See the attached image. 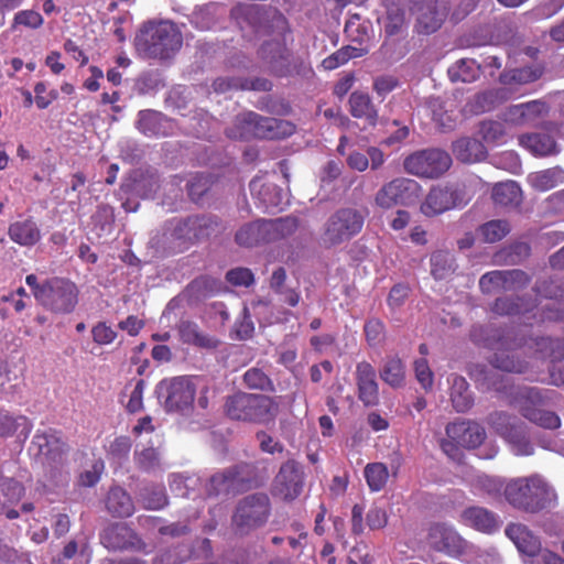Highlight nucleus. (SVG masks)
<instances>
[{"instance_id":"obj_9","label":"nucleus","mask_w":564,"mask_h":564,"mask_svg":"<svg viewBox=\"0 0 564 564\" xmlns=\"http://www.w3.org/2000/svg\"><path fill=\"white\" fill-rule=\"evenodd\" d=\"M488 427L501 437L517 456H530L534 453L525 424L514 414L496 410L488 414Z\"/></svg>"},{"instance_id":"obj_39","label":"nucleus","mask_w":564,"mask_h":564,"mask_svg":"<svg viewBox=\"0 0 564 564\" xmlns=\"http://www.w3.org/2000/svg\"><path fill=\"white\" fill-rule=\"evenodd\" d=\"M406 368L398 356H389L380 370L381 380L391 388H401L405 382Z\"/></svg>"},{"instance_id":"obj_4","label":"nucleus","mask_w":564,"mask_h":564,"mask_svg":"<svg viewBox=\"0 0 564 564\" xmlns=\"http://www.w3.org/2000/svg\"><path fill=\"white\" fill-rule=\"evenodd\" d=\"M503 495L516 509L538 513L555 506L557 495L540 475L513 478L507 482Z\"/></svg>"},{"instance_id":"obj_6","label":"nucleus","mask_w":564,"mask_h":564,"mask_svg":"<svg viewBox=\"0 0 564 564\" xmlns=\"http://www.w3.org/2000/svg\"><path fill=\"white\" fill-rule=\"evenodd\" d=\"M31 449L35 451L46 477L54 485L67 482L68 473L65 470V464L68 446L61 431L52 427L37 430L31 442Z\"/></svg>"},{"instance_id":"obj_20","label":"nucleus","mask_w":564,"mask_h":564,"mask_svg":"<svg viewBox=\"0 0 564 564\" xmlns=\"http://www.w3.org/2000/svg\"><path fill=\"white\" fill-rule=\"evenodd\" d=\"M557 123L549 122L542 131L523 134L519 138L520 144L536 156L555 155L560 152L556 140L561 137Z\"/></svg>"},{"instance_id":"obj_34","label":"nucleus","mask_w":564,"mask_h":564,"mask_svg":"<svg viewBox=\"0 0 564 564\" xmlns=\"http://www.w3.org/2000/svg\"><path fill=\"white\" fill-rule=\"evenodd\" d=\"M177 332L182 343L198 348L214 349L219 345V340L199 330L196 323L182 319L177 325Z\"/></svg>"},{"instance_id":"obj_15","label":"nucleus","mask_w":564,"mask_h":564,"mask_svg":"<svg viewBox=\"0 0 564 564\" xmlns=\"http://www.w3.org/2000/svg\"><path fill=\"white\" fill-rule=\"evenodd\" d=\"M452 165L451 155L440 149H427L412 153L403 162L404 170L412 175L435 178Z\"/></svg>"},{"instance_id":"obj_51","label":"nucleus","mask_w":564,"mask_h":564,"mask_svg":"<svg viewBox=\"0 0 564 564\" xmlns=\"http://www.w3.org/2000/svg\"><path fill=\"white\" fill-rule=\"evenodd\" d=\"M243 383L250 390L274 391V384L270 377L258 367H252L245 372Z\"/></svg>"},{"instance_id":"obj_18","label":"nucleus","mask_w":564,"mask_h":564,"mask_svg":"<svg viewBox=\"0 0 564 564\" xmlns=\"http://www.w3.org/2000/svg\"><path fill=\"white\" fill-rule=\"evenodd\" d=\"M419 184L410 178L397 177L386 183L375 196V203L382 209L405 206L417 197Z\"/></svg>"},{"instance_id":"obj_22","label":"nucleus","mask_w":564,"mask_h":564,"mask_svg":"<svg viewBox=\"0 0 564 564\" xmlns=\"http://www.w3.org/2000/svg\"><path fill=\"white\" fill-rule=\"evenodd\" d=\"M250 118L253 119L251 138L282 139L291 135L295 130L294 124L286 120L262 117L253 111Z\"/></svg>"},{"instance_id":"obj_7","label":"nucleus","mask_w":564,"mask_h":564,"mask_svg":"<svg viewBox=\"0 0 564 564\" xmlns=\"http://www.w3.org/2000/svg\"><path fill=\"white\" fill-rule=\"evenodd\" d=\"M224 412L234 421L268 424L275 420L279 404L265 394L238 391L226 398Z\"/></svg>"},{"instance_id":"obj_1","label":"nucleus","mask_w":564,"mask_h":564,"mask_svg":"<svg viewBox=\"0 0 564 564\" xmlns=\"http://www.w3.org/2000/svg\"><path fill=\"white\" fill-rule=\"evenodd\" d=\"M470 338L494 351L490 364L506 372L523 373L528 368L527 360L520 357V350L529 347L542 359L552 362L564 360V339L552 337L524 338L519 337L513 329L492 328L476 325L470 330Z\"/></svg>"},{"instance_id":"obj_55","label":"nucleus","mask_w":564,"mask_h":564,"mask_svg":"<svg viewBox=\"0 0 564 564\" xmlns=\"http://www.w3.org/2000/svg\"><path fill=\"white\" fill-rule=\"evenodd\" d=\"M143 507L148 510H160L167 505V496L163 486L147 487L141 492Z\"/></svg>"},{"instance_id":"obj_8","label":"nucleus","mask_w":564,"mask_h":564,"mask_svg":"<svg viewBox=\"0 0 564 564\" xmlns=\"http://www.w3.org/2000/svg\"><path fill=\"white\" fill-rule=\"evenodd\" d=\"M259 486L257 467L250 463H239L212 475L205 485V492L208 497H228Z\"/></svg>"},{"instance_id":"obj_17","label":"nucleus","mask_w":564,"mask_h":564,"mask_svg":"<svg viewBox=\"0 0 564 564\" xmlns=\"http://www.w3.org/2000/svg\"><path fill=\"white\" fill-rule=\"evenodd\" d=\"M158 389L159 393L164 397V405L167 411H183L189 409L194 402L196 389L188 377L163 379Z\"/></svg>"},{"instance_id":"obj_14","label":"nucleus","mask_w":564,"mask_h":564,"mask_svg":"<svg viewBox=\"0 0 564 564\" xmlns=\"http://www.w3.org/2000/svg\"><path fill=\"white\" fill-rule=\"evenodd\" d=\"M547 400L546 391L527 388L519 401V412L529 422L542 429L556 430L561 426V419L555 412L543 409Z\"/></svg>"},{"instance_id":"obj_38","label":"nucleus","mask_w":564,"mask_h":564,"mask_svg":"<svg viewBox=\"0 0 564 564\" xmlns=\"http://www.w3.org/2000/svg\"><path fill=\"white\" fill-rule=\"evenodd\" d=\"M529 185L539 192L550 191L564 183V171L558 167H551L528 175Z\"/></svg>"},{"instance_id":"obj_35","label":"nucleus","mask_w":564,"mask_h":564,"mask_svg":"<svg viewBox=\"0 0 564 564\" xmlns=\"http://www.w3.org/2000/svg\"><path fill=\"white\" fill-rule=\"evenodd\" d=\"M454 156L463 163H475L486 158L485 145L477 139L464 137L452 145Z\"/></svg>"},{"instance_id":"obj_26","label":"nucleus","mask_w":564,"mask_h":564,"mask_svg":"<svg viewBox=\"0 0 564 564\" xmlns=\"http://www.w3.org/2000/svg\"><path fill=\"white\" fill-rule=\"evenodd\" d=\"M460 521L463 524L487 534L498 531L500 524L496 513L479 506L464 509L460 513Z\"/></svg>"},{"instance_id":"obj_32","label":"nucleus","mask_w":564,"mask_h":564,"mask_svg":"<svg viewBox=\"0 0 564 564\" xmlns=\"http://www.w3.org/2000/svg\"><path fill=\"white\" fill-rule=\"evenodd\" d=\"M105 506L109 514L113 518H129L135 507L131 496L121 487H111L106 496Z\"/></svg>"},{"instance_id":"obj_40","label":"nucleus","mask_w":564,"mask_h":564,"mask_svg":"<svg viewBox=\"0 0 564 564\" xmlns=\"http://www.w3.org/2000/svg\"><path fill=\"white\" fill-rule=\"evenodd\" d=\"M451 401L458 413H465L471 409L474 399L469 391V384L464 377L454 376L451 384Z\"/></svg>"},{"instance_id":"obj_33","label":"nucleus","mask_w":564,"mask_h":564,"mask_svg":"<svg viewBox=\"0 0 564 564\" xmlns=\"http://www.w3.org/2000/svg\"><path fill=\"white\" fill-rule=\"evenodd\" d=\"M536 307L535 301L524 300L513 294L499 295L492 306L491 311L497 315H525L531 313Z\"/></svg>"},{"instance_id":"obj_16","label":"nucleus","mask_w":564,"mask_h":564,"mask_svg":"<svg viewBox=\"0 0 564 564\" xmlns=\"http://www.w3.org/2000/svg\"><path fill=\"white\" fill-rule=\"evenodd\" d=\"M35 299L56 313H69L77 303L76 284H30Z\"/></svg>"},{"instance_id":"obj_60","label":"nucleus","mask_w":564,"mask_h":564,"mask_svg":"<svg viewBox=\"0 0 564 564\" xmlns=\"http://www.w3.org/2000/svg\"><path fill=\"white\" fill-rule=\"evenodd\" d=\"M137 466L145 471L152 470L160 465V454L153 447L143 448L134 455Z\"/></svg>"},{"instance_id":"obj_44","label":"nucleus","mask_w":564,"mask_h":564,"mask_svg":"<svg viewBox=\"0 0 564 564\" xmlns=\"http://www.w3.org/2000/svg\"><path fill=\"white\" fill-rule=\"evenodd\" d=\"M23 425L25 437L31 433L32 424L25 415H12L9 411L0 410V437L13 436L19 426Z\"/></svg>"},{"instance_id":"obj_50","label":"nucleus","mask_w":564,"mask_h":564,"mask_svg":"<svg viewBox=\"0 0 564 564\" xmlns=\"http://www.w3.org/2000/svg\"><path fill=\"white\" fill-rule=\"evenodd\" d=\"M510 230L509 223L503 219L490 220L479 227V234L482 236L484 241L489 243L500 241Z\"/></svg>"},{"instance_id":"obj_2","label":"nucleus","mask_w":564,"mask_h":564,"mask_svg":"<svg viewBox=\"0 0 564 564\" xmlns=\"http://www.w3.org/2000/svg\"><path fill=\"white\" fill-rule=\"evenodd\" d=\"M231 19L241 31H253L256 34L267 32V22L278 31L274 36L264 41L259 50V56L271 72L283 76L289 72L290 53L285 46L284 31L286 29L285 18L274 12L270 19L264 17L261 7L256 4L238 3L230 10Z\"/></svg>"},{"instance_id":"obj_13","label":"nucleus","mask_w":564,"mask_h":564,"mask_svg":"<svg viewBox=\"0 0 564 564\" xmlns=\"http://www.w3.org/2000/svg\"><path fill=\"white\" fill-rule=\"evenodd\" d=\"M470 199L471 195L464 184L434 186L422 203L421 212L427 217H433L449 209L464 207Z\"/></svg>"},{"instance_id":"obj_36","label":"nucleus","mask_w":564,"mask_h":564,"mask_svg":"<svg viewBox=\"0 0 564 564\" xmlns=\"http://www.w3.org/2000/svg\"><path fill=\"white\" fill-rule=\"evenodd\" d=\"M8 235L12 241L23 247H32L41 239V231L32 219L18 220L9 226Z\"/></svg>"},{"instance_id":"obj_29","label":"nucleus","mask_w":564,"mask_h":564,"mask_svg":"<svg viewBox=\"0 0 564 564\" xmlns=\"http://www.w3.org/2000/svg\"><path fill=\"white\" fill-rule=\"evenodd\" d=\"M447 17L445 6H438L436 2H429L419 9L416 17V31L421 34H432L436 32Z\"/></svg>"},{"instance_id":"obj_42","label":"nucleus","mask_w":564,"mask_h":564,"mask_svg":"<svg viewBox=\"0 0 564 564\" xmlns=\"http://www.w3.org/2000/svg\"><path fill=\"white\" fill-rule=\"evenodd\" d=\"M481 65L473 58H462L448 68L452 82L471 83L479 77Z\"/></svg>"},{"instance_id":"obj_30","label":"nucleus","mask_w":564,"mask_h":564,"mask_svg":"<svg viewBox=\"0 0 564 564\" xmlns=\"http://www.w3.org/2000/svg\"><path fill=\"white\" fill-rule=\"evenodd\" d=\"M547 106L541 100L512 105L506 111V120L514 124L532 123L547 113Z\"/></svg>"},{"instance_id":"obj_41","label":"nucleus","mask_w":564,"mask_h":564,"mask_svg":"<svg viewBox=\"0 0 564 564\" xmlns=\"http://www.w3.org/2000/svg\"><path fill=\"white\" fill-rule=\"evenodd\" d=\"M495 204L505 207H517L522 200V191L514 181L497 183L492 188Z\"/></svg>"},{"instance_id":"obj_49","label":"nucleus","mask_w":564,"mask_h":564,"mask_svg":"<svg viewBox=\"0 0 564 564\" xmlns=\"http://www.w3.org/2000/svg\"><path fill=\"white\" fill-rule=\"evenodd\" d=\"M510 96V91L502 88H495L484 91L476 96V106L479 111H490L495 107L506 101Z\"/></svg>"},{"instance_id":"obj_58","label":"nucleus","mask_w":564,"mask_h":564,"mask_svg":"<svg viewBox=\"0 0 564 564\" xmlns=\"http://www.w3.org/2000/svg\"><path fill=\"white\" fill-rule=\"evenodd\" d=\"M212 180L204 174L192 175L185 184L191 200L197 203L209 191Z\"/></svg>"},{"instance_id":"obj_57","label":"nucleus","mask_w":564,"mask_h":564,"mask_svg":"<svg viewBox=\"0 0 564 564\" xmlns=\"http://www.w3.org/2000/svg\"><path fill=\"white\" fill-rule=\"evenodd\" d=\"M529 276L525 272L518 269L512 270H496L486 272L481 275L479 282H528Z\"/></svg>"},{"instance_id":"obj_63","label":"nucleus","mask_w":564,"mask_h":564,"mask_svg":"<svg viewBox=\"0 0 564 564\" xmlns=\"http://www.w3.org/2000/svg\"><path fill=\"white\" fill-rule=\"evenodd\" d=\"M161 187L159 177L154 174L142 175L135 182L134 191L142 197H152Z\"/></svg>"},{"instance_id":"obj_47","label":"nucleus","mask_w":564,"mask_h":564,"mask_svg":"<svg viewBox=\"0 0 564 564\" xmlns=\"http://www.w3.org/2000/svg\"><path fill=\"white\" fill-rule=\"evenodd\" d=\"M530 252L531 248L529 243L519 241L496 252L494 256V261L496 263L516 264L527 259L530 256Z\"/></svg>"},{"instance_id":"obj_28","label":"nucleus","mask_w":564,"mask_h":564,"mask_svg":"<svg viewBox=\"0 0 564 564\" xmlns=\"http://www.w3.org/2000/svg\"><path fill=\"white\" fill-rule=\"evenodd\" d=\"M506 535L514 543L518 551L528 556H535L541 551L540 539L521 523H510L506 528Z\"/></svg>"},{"instance_id":"obj_23","label":"nucleus","mask_w":564,"mask_h":564,"mask_svg":"<svg viewBox=\"0 0 564 564\" xmlns=\"http://www.w3.org/2000/svg\"><path fill=\"white\" fill-rule=\"evenodd\" d=\"M445 432L452 441L468 448L480 446L486 438L485 429L470 421L448 423Z\"/></svg>"},{"instance_id":"obj_59","label":"nucleus","mask_w":564,"mask_h":564,"mask_svg":"<svg viewBox=\"0 0 564 564\" xmlns=\"http://www.w3.org/2000/svg\"><path fill=\"white\" fill-rule=\"evenodd\" d=\"M42 24L43 17L40 12L34 10H22L15 13L12 23V30H15L18 26L37 29Z\"/></svg>"},{"instance_id":"obj_3","label":"nucleus","mask_w":564,"mask_h":564,"mask_svg":"<svg viewBox=\"0 0 564 564\" xmlns=\"http://www.w3.org/2000/svg\"><path fill=\"white\" fill-rule=\"evenodd\" d=\"M224 229V224L215 215H192L169 221L161 234L150 239V245L162 252L183 250L219 235Z\"/></svg>"},{"instance_id":"obj_25","label":"nucleus","mask_w":564,"mask_h":564,"mask_svg":"<svg viewBox=\"0 0 564 564\" xmlns=\"http://www.w3.org/2000/svg\"><path fill=\"white\" fill-rule=\"evenodd\" d=\"M138 130L147 137H167L173 134L175 123L159 111L141 110L137 120Z\"/></svg>"},{"instance_id":"obj_19","label":"nucleus","mask_w":564,"mask_h":564,"mask_svg":"<svg viewBox=\"0 0 564 564\" xmlns=\"http://www.w3.org/2000/svg\"><path fill=\"white\" fill-rule=\"evenodd\" d=\"M304 487V470L300 463L289 459L283 463L274 477L272 495L284 501L295 500Z\"/></svg>"},{"instance_id":"obj_52","label":"nucleus","mask_w":564,"mask_h":564,"mask_svg":"<svg viewBox=\"0 0 564 564\" xmlns=\"http://www.w3.org/2000/svg\"><path fill=\"white\" fill-rule=\"evenodd\" d=\"M405 11L398 3L387 4V20L384 32L392 36L399 34L405 28Z\"/></svg>"},{"instance_id":"obj_45","label":"nucleus","mask_w":564,"mask_h":564,"mask_svg":"<svg viewBox=\"0 0 564 564\" xmlns=\"http://www.w3.org/2000/svg\"><path fill=\"white\" fill-rule=\"evenodd\" d=\"M454 271V257L448 251L438 250L432 253L431 274L435 280H446Z\"/></svg>"},{"instance_id":"obj_48","label":"nucleus","mask_w":564,"mask_h":564,"mask_svg":"<svg viewBox=\"0 0 564 564\" xmlns=\"http://www.w3.org/2000/svg\"><path fill=\"white\" fill-rule=\"evenodd\" d=\"M364 476L369 489L377 492L382 490L387 485L389 470L383 463H369L364 469Z\"/></svg>"},{"instance_id":"obj_61","label":"nucleus","mask_w":564,"mask_h":564,"mask_svg":"<svg viewBox=\"0 0 564 564\" xmlns=\"http://www.w3.org/2000/svg\"><path fill=\"white\" fill-rule=\"evenodd\" d=\"M132 447V441L127 435L117 436L108 446L107 454L115 459L128 458Z\"/></svg>"},{"instance_id":"obj_12","label":"nucleus","mask_w":564,"mask_h":564,"mask_svg":"<svg viewBox=\"0 0 564 564\" xmlns=\"http://www.w3.org/2000/svg\"><path fill=\"white\" fill-rule=\"evenodd\" d=\"M365 221L364 215L351 207L340 208L325 223L321 236L326 247L338 246L360 232Z\"/></svg>"},{"instance_id":"obj_56","label":"nucleus","mask_w":564,"mask_h":564,"mask_svg":"<svg viewBox=\"0 0 564 564\" xmlns=\"http://www.w3.org/2000/svg\"><path fill=\"white\" fill-rule=\"evenodd\" d=\"M482 140L488 144H499L506 140L503 123L494 120L482 121L478 130Z\"/></svg>"},{"instance_id":"obj_54","label":"nucleus","mask_w":564,"mask_h":564,"mask_svg":"<svg viewBox=\"0 0 564 564\" xmlns=\"http://www.w3.org/2000/svg\"><path fill=\"white\" fill-rule=\"evenodd\" d=\"M366 341L370 347H379L386 340V325L378 317L368 318L364 325Z\"/></svg>"},{"instance_id":"obj_21","label":"nucleus","mask_w":564,"mask_h":564,"mask_svg":"<svg viewBox=\"0 0 564 564\" xmlns=\"http://www.w3.org/2000/svg\"><path fill=\"white\" fill-rule=\"evenodd\" d=\"M100 543L109 551L140 550L144 543L127 523L108 524L99 534Z\"/></svg>"},{"instance_id":"obj_37","label":"nucleus","mask_w":564,"mask_h":564,"mask_svg":"<svg viewBox=\"0 0 564 564\" xmlns=\"http://www.w3.org/2000/svg\"><path fill=\"white\" fill-rule=\"evenodd\" d=\"M349 106L352 117L366 119L371 126L376 124L378 111L368 94L354 91L349 97Z\"/></svg>"},{"instance_id":"obj_5","label":"nucleus","mask_w":564,"mask_h":564,"mask_svg":"<svg viewBox=\"0 0 564 564\" xmlns=\"http://www.w3.org/2000/svg\"><path fill=\"white\" fill-rule=\"evenodd\" d=\"M183 36L171 21L144 23L134 37V46L143 58L167 59L180 51Z\"/></svg>"},{"instance_id":"obj_53","label":"nucleus","mask_w":564,"mask_h":564,"mask_svg":"<svg viewBox=\"0 0 564 564\" xmlns=\"http://www.w3.org/2000/svg\"><path fill=\"white\" fill-rule=\"evenodd\" d=\"M252 111L238 115L232 124L226 129V134L230 139L248 140L251 139L253 119Z\"/></svg>"},{"instance_id":"obj_46","label":"nucleus","mask_w":564,"mask_h":564,"mask_svg":"<svg viewBox=\"0 0 564 564\" xmlns=\"http://www.w3.org/2000/svg\"><path fill=\"white\" fill-rule=\"evenodd\" d=\"M541 75L542 70L540 68L525 66L502 73L500 75V83L505 86L524 85L539 79Z\"/></svg>"},{"instance_id":"obj_27","label":"nucleus","mask_w":564,"mask_h":564,"mask_svg":"<svg viewBox=\"0 0 564 564\" xmlns=\"http://www.w3.org/2000/svg\"><path fill=\"white\" fill-rule=\"evenodd\" d=\"M249 188L252 197L257 199L259 205L265 210L278 208L283 204L284 194L282 189L263 177L252 178Z\"/></svg>"},{"instance_id":"obj_62","label":"nucleus","mask_w":564,"mask_h":564,"mask_svg":"<svg viewBox=\"0 0 564 564\" xmlns=\"http://www.w3.org/2000/svg\"><path fill=\"white\" fill-rule=\"evenodd\" d=\"M415 378L424 390H430L433 387L434 373L430 368L426 358L422 357L414 361Z\"/></svg>"},{"instance_id":"obj_64","label":"nucleus","mask_w":564,"mask_h":564,"mask_svg":"<svg viewBox=\"0 0 564 564\" xmlns=\"http://www.w3.org/2000/svg\"><path fill=\"white\" fill-rule=\"evenodd\" d=\"M215 3H208L196 9L192 13V23L202 30L209 29L214 24V20L210 18V15L215 13Z\"/></svg>"},{"instance_id":"obj_24","label":"nucleus","mask_w":564,"mask_h":564,"mask_svg":"<svg viewBox=\"0 0 564 564\" xmlns=\"http://www.w3.org/2000/svg\"><path fill=\"white\" fill-rule=\"evenodd\" d=\"M356 383L358 398L366 406L379 403V386L376 380V370L368 361H360L356 366Z\"/></svg>"},{"instance_id":"obj_31","label":"nucleus","mask_w":564,"mask_h":564,"mask_svg":"<svg viewBox=\"0 0 564 564\" xmlns=\"http://www.w3.org/2000/svg\"><path fill=\"white\" fill-rule=\"evenodd\" d=\"M216 93H227L231 90H258L269 91L272 88V83L265 78L247 79L242 77L225 76L219 77L213 83Z\"/></svg>"},{"instance_id":"obj_43","label":"nucleus","mask_w":564,"mask_h":564,"mask_svg":"<svg viewBox=\"0 0 564 564\" xmlns=\"http://www.w3.org/2000/svg\"><path fill=\"white\" fill-rule=\"evenodd\" d=\"M24 492V486L19 480L0 476V513L6 507L18 503Z\"/></svg>"},{"instance_id":"obj_11","label":"nucleus","mask_w":564,"mask_h":564,"mask_svg":"<svg viewBox=\"0 0 564 564\" xmlns=\"http://www.w3.org/2000/svg\"><path fill=\"white\" fill-rule=\"evenodd\" d=\"M297 228L293 217L258 220L242 226L236 234V241L243 247L271 242L292 235Z\"/></svg>"},{"instance_id":"obj_10","label":"nucleus","mask_w":564,"mask_h":564,"mask_svg":"<svg viewBox=\"0 0 564 564\" xmlns=\"http://www.w3.org/2000/svg\"><path fill=\"white\" fill-rule=\"evenodd\" d=\"M271 514V502L267 494L256 492L242 498L235 510L231 523L239 535L263 527Z\"/></svg>"}]
</instances>
